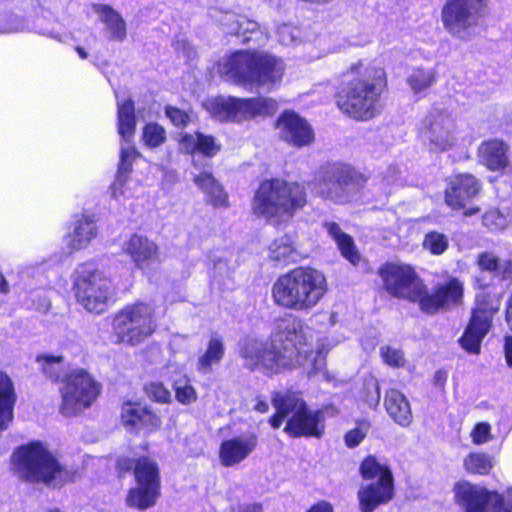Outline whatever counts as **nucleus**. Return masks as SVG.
<instances>
[{
	"mask_svg": "<svg viewBox=\"0 0 512 512\" xmlns=\"http://www.w3.org/2000/svg\"><path fill=\"white\" fill-rule=\"evenodd\" d=\"M305 204L306 192L302 185L270 179L261 182L257 188L252 200V211L273 224H280L290 220Z\"/></svg>",
	"mask_w": 512,
	"mask_h": 512,
	"instance_id": "nucleus-4",
	"label": "nucleus"
},
{
	"mask_svg": "<svg viewBox=\"0 0 512 512\" xmlns=\"http://www.w3.org/2000/svg\"><path fill=\"white\" fill-rule=\"evenodd\" d=\"M13 457L19 472L28 481L58 486L72 477V474L62 467L41 443L20 447Z\"/></svg>",
	"mask_w": 512,
	"mask_h": 512,
	"instance_id": "nucleus-8",
	"label": "nucleus"
},
{
	"mask_svg": "<svg viewBox=\"0 0 512 512\" xmlns=\"http://www.w3.org/2000/svg\"><path fill=\"white\" fill-rule=\"evenodd\" d=\"M165 114L175 126H186L189 122L188 114L178 108L168 106Z\"/></svg>",
	"mask_w": 512,
	"mask_h": 512,
	"instance_id": "nucleus-58",
	"label": "nucleus"
},
{
	"mask_svg": "<svg viewBox=\"0 0 512 512\" xmlns=\"http://www.w3.org/2000/svg\"><path fill=\"white\" fill-rule=\"evenodd\" d=\"M423 247L434 255H440L447 250L448 239L439 232H429L425 235Z\"/></svg>",
	"mask_w": 512,
	"mask_h": 512,
	"instance_id": "nucleus-47",
	"label": "nucleus"
},
{
	"mask_svg": "<svg viewBox=\"0 0 512 512\" xmlns=\"http://www.w3.org/2000/svg\"><path fill=\"white\" fill-rule=\"evenodd\" d=\"M225 353L223 340L213 334L208 343L205 352L199 356L197 361V370L201 374H208L212 371L213 367L218 365Z\"/></svg>",
	"mask_w": 512,
	"mask_h": 512,
	"instance_id": "nucleus-35",
	"label": "nucleus"
},
{
	"mask_svg": "<svg viewBox=\"0 0 512 512\" xmlns=\"http://www.w3.org/2000/svg\"><path fill=\"white\" fill-rule=\"evenodd\" d=\"M463 464L468 473L487 475L494 466V460L486 453L475 452L468 454Z\"/></svg>",
	"mask_w": 512,
	"mask_h": 512,
	"instance_id": "nucleus-41",
	"label": "nucleus"
},
{
	"mask_svg": "<svg viewBox=\"0 0 512 512\" xmlns=\"http://www.w3.org/2000/svg\"><path fill=\"white\" fill-rule=\"evenodd\" d=\"M324 227L326 228L328 234L336 242L342 256L352 265H358L361 260V256L354 244L352 237L344 233L338 224L334 222H327L324 224Z\"/></svg>",
	"mask_w": 512,
	"mask_h": 512,
	"instance_id": "nucleus-34",
	"label": "nucleus"
},
{
	"mask_svg": "<svg viewBox=\"0 0 512 512\" xmlns=\"http://www.w3.org/2000/svg\"><path fill=\"white\" fill-rule=\"evenodd\" d=\"M153 316L154 306L150 302L142 301L126 305L118 314L120 320H140Z\"/></svg>",
	"mask_w": 512,
	"mask_h": 512,
	"instance_id": "nucleus-42",
	"label": "nucleus"
},
{
	"mask_svg": "<svg viewBox=\"0 0 512 512\" xmlns=\"http://www.w3.org/2000/svg\"><path fill=\"white\" fill-rule=\"evenodd\" d=\"M297 251L294 240L289 235H284L274 240L269 246V258L276 262L295 261Z\"/></svg>",
	"mask_w": 512,
	"mask_h": 512,
	"instance_id": "nucleus-39",
	"label": "nucleus"
},
{
	"mask_svg": "<svg viewBox=\"0 0 512 512\" xmlns=\"http://www.w3.org/2000/svg\"><path fill=\"white\" fill-rule=\"evenodd\" d=\"M147 393L151 398L161 403H167L171 398L169 390L160 382L151 383L147 388Z\"/></svg>",
	"mask_w": 512,
	"mask_h": 512,
	"instance_id": "nucleus-57",
	"label": "nucleus"
},
{
	"mask_svg": "<svg viewBox=\"0 0 512 512\" xmlns=\"http://www.w3.org/2000/svg\"><path fill=\"white\" fill-rule=\"evenodd\" d=\"M480 189L481 185L473 175H455L446 189V203L453 209H461L480 192Z\"/></svg>",
	"mask_w": 512,
	"mask_h": 512,
	"instance_id": "nucleus-22",
	"label": "nucleus"
},
{
	"mask_svg": "<svg viewBox=\"0 0 512 512\" xmlns=\"http://www.w3.org/2000/svg\"><path fill=\"white\" fill-rule=\"evenodd\" d=\"M142 139L145 145L151 148L158 147L166 140V131L156 123H148L143 129Z\"/></svg>",
	"mask_w": 512,
	"mask_h": 512,
	"instance_id": "nucleus-45",
	"label": "nucleus"
},
{
	"mask_svg": "<svg viewBox=\"0 0 512 512\" xmlns=\"http://www.w3.org/2000/svg\"><path fill=\"white\" fill-rule=\"evenodd\" d=\"M96 236L94 217L83 214L75 220L72 232L65 237V242L71 251H76L87 247Z\"/></svg>",
	"mask_w": 512,
	"mask_h": 512,
	"instance_id": "nucleus-29",
	"label": "nucleus"
},
{
	"mask_svg": "<svg viewBox=\"0 0 512 512\" xmlns=\"http://www.w3.org/2000/svg\"><path fill=\"white\" fill-rule=\"evenodd\" d=\"M36 362L40 364V369L46 378L53 382L63 380L65 374L62 356L39 355Z\"/></svg>",
	"mask_w": 512,
	"mask_h": 512,
	"instance_id": "nucleus-40",
	"label": "nucleus"
},
{
	"mask_svg": "<svg viewBox=\"0 0 512 512\" xmlns=\"http://www.w3.org/2000/svg\"><path fill=\"white\" fill-rule=\"evenodd\" d=\"M335 344L304 322H290L267 341L245 338L240 355L250 369L261 365L277 373L284 368L303 367L312 375L325 368L326 354Z\"/></svg>",
	"mask_w": 512,
	"mask_h": 512,
	"instance_id": "nucleus-1",
	"label": "nucleus"
},
{
	"mask_svg": "<svg viewBox=\"0 0 512 512\" xmlns=\"http://www.w3.org/2000/svg\"><path fill=\"white\" fill-rule=\"evenodd\" d=\"M384 406L395 423L402 427H408L411 424L413 419L411 406L402 392L393 388L386 391Z\"/></svg>",
	"mask_w": 512,
	"mask_h": 512,
	"instance_id": "nucleus-30",
	"label": "nucleus"
},
{
	"mask_svg": "<svg viewBox=\"0 0 512 512\" xmlns=\"http://www.w3.org/2000/svg\"><path fill=\"white\" fill-rule=\"evenodd\" d=\"M205 110L218 121L242 122L272 115L277 104L271 98H237L218 96L203 103Z\"/></svg>",
	"mask_w": 512,
	"mask_h": 512,
	"instance_id": "nucleus-10",
	"label": "nucleus"
},
{
	"mask_svg": "<svg viewBox=\"0 0 512 512\" xmlns=\"http://www.w3.org/2000/svg\"><path fill=\"white\" fill-rule=\"evenodd\" d=\"M94 11L106 25L110 37L122 41L126 37V23L121 15L107 5H94Z\"/></svg>",
	"mask_w": 512,
	"mask_h": 512,
	"instance_id": "nucleus-36",
	"label": "nucleus"
},
{
	"mask_svg": "<svg viewBox=\"0 0 512 512\" xmlns=\"http://www.w3.org/2000/svg\"><path fill=\"white\" fill-rule=\"evenodd\" d=\"M434 82V74L431 70L417 69L408 78V84L415 93H420L430 87Z\"/></svg>",
	"mask_w": 512,
	"mask_h": 512,
	"instance_id": "nucleus-44",
	"label": "nucleus"
},
{
	"mask_svg": "<svg viewBox=\"0 0 512 512\" xmlns=\"http://www.w3.org/2000/svg\"><path fill=\"white\" fill-rule=\"evenodd\" d=\"M206 196L207 202L216 208H227L229 205L228 195L223 186L218 183Z\"/></svg>",
	"mask_w": 512,
	"mask_h": 512,
	"instance_id": "nucleus-52",
	"label": "nucleus"
},
{
	"mask_svg": "<svg viewBox=\"0 0 512 512\" xmlns=\"http://www.w3.org/2000/svg\"><path fill=\"white\" fill-rule=\"evenodd\" d=\"M486 0H448L443 8L445 27L457 37L467 39L478 23Z\"/></svg>",
	"mask_w": 512,
	"mask_h": 512,
	"instance_id": "nucleus-15",
	"label": "nucleus"
},
{
	"mask_svg": "<svg viewBox=\"0 0 512 512\" xmlns=\"http://www.w3.org/2000/svg\"><path fill=\"white\" fill-rule=\"evenodd\" d=\"M332 506L327 502H320L311 507L307 512H332Z\"/></svg>",
	"mask_w": 512,
	"mask_h": 512,
	"instance_id": "nucleus-63",
	"label": "nucleus"
},
{
	"mask_svg": "<svg viewBox=\"0 0 512 512\" xmlns=\"http://www.w3.org/2000/svg\"><path fill=\"white\" fill-rule=\"evenodd\" d=\"M140 413H142L141 414L142 418L140 421L141 427H145L149 430H153L160 425V423H161L160 418L157 415H155L153 412L148 410L146 407H143V410L140 411Z\"/></svg>",
	"mask_w": 512,
	"mask_h": 512,
	"instance_id": "nucleus-60",
	"label": "nucleus"
},
{
	"mask_svg": "<svg viewBox=\"0 0 512 512\" xmlns=\"http://www.w3.org/2000/svg\"><path fill=\"white\" fill-rule=\"evenodd\" d=\"M364 434L359 429H354L349 431L345 435V442L346 445L349 447H355L360 444V442L363 440Z\"/></svg>",
	"mask_w": 512,
	"mask_h": 512,
	"instance_id": "nucleus-61",
	"label": "nucleus"
},
{
	"mask_svg": "<svg viewBox=\"0 0 512 512\" xmlns=\"http://www.w3.org/2000/svg\"><path fill=\"white\" fill-rule=\"evenodd\" d=\"M362 398L369 407H376L380 401V387L375 378H369L364 381Z\"/></svg>",
	"mask_w": 512,
	"mask_h": 512,
	"instance_id": "nucleus-50",
	"label": "nucleus"
},
{
	"mask_svg": "<svg viewBox=\"0 0 512 512\" xmlns=\"http://www.w3.org/2000/svg\"><path fill=\"white\" fill-rule=\"evenodd\" d=\"M378 274L386 292L394 297L418 301L424 285L414 268L402 262H387L379 268Z\"/></svg>",
	"mask_w": 512,
	"mask_h": 512,
	"instance_id": "nucleus-13",
	"label": "nucleus"
},
{
	"mask_svg": "<svg viewBox=\"0 0 512 512\" xmlns=\"http://www.w3.org/2000/svg\"><path fill=\"white\" fill-rule=\"evenodd\" d=\"M421 137L432 152H446L458 145L459 133L451 112L435 107L422 122Z\"/></svg>",
	"mask_w": 512,
	"mask_h": 512,
	"instance_id": "nucleus-12",
	"label": "nucleus"
},
{
	"mask_svg": "<svg viewBox=\"0 0 512 512\" xmlns=\"http://www.w3.org/2000/svg\"><path fill=\"white\" fill-rule=\"evenodd\" d=\"M122 250L135 267L145 273L151 270L153 264L160 261L158 245L146 236L132 235L123 243Z\"/></svg>",
	"mask_w": 512,
	"mask_h": 512,
	"instance_id": "nucleus-20",
	"label": "nucleus"
},
{
	"mask_svg": "<svg viewBox=\"0 0 512 512\" xmlns=\"http://www.w3.org/2000/svg\"><path fill=\"white\" fill-rule=\"evenodd\" d=\"M216 69L227 82L269 92L280 84L286 66L282 59L265 52L237 51L221 58Z\"/></svg>",
	"mask_w": 512,
	"mask_h": 512,
	"instance_id": "nucleus-3",
	"label": "nucleus"
},
{
	"mask_svg": "<svg viewBox=\"0 0 512 512\" xmlns=\"http://www.w3.org/2000/svg\"><path fill=\"white\" fill-rule=\"evenodd\" d=\"M511 221L509 214L498 209H491L483 215V224L490 230H502Z\"/></svg>",
	"mask_w": 512,
	"mask_h": 512,
	"instance_id": "nucleus-49",
	"label": "nucleus"
},
{
	"mask_svg": "<svg viewBox=\"0 0 512 512\" xmlns=\"http://www.w3.org/2000/svg\"><path fill=\"white\" fill-rule=\"evenodd\" d=\"M361 512H373L378 506L389 503L394 497V482L387 476L361 486L358 491Z\"/></svg>",
	"mask_w": 512,
	"mask_h": 512,
	"instance_id": "nucleus-21",
	"label": "nucleus"
},
{
	"mask_svg": "<svg viewBox=\"0 0 512 512\" xmlns=\"http://www.w3.org/2000/svg\"><path fill=\"white\" fill-rule=\"evenodd\" d=\"M474 286L480 291L476 294L475 307L470 320H491L499 310L502 292L488 291L492 283L487 282L484 277H476Z\"/></svg>",
	"mask_w": 512,
	"mask_h": 512,
	"instance_id": "nucleus-23",
	"label": "nucleus"
},
{
	"mask_svg": "<svg viewBox=\"0 0 512 512\" xmlns=\"http://www.w3.org/2000/svg\"><path fill=\"white\" fill-rule=\"evenodd\" d=\"M143 410V406L139 404H131L126 403L122 407L121 418L122 422L125 426L137 427L140 426V421L142 418V413L140 411Z\"/></svg>",
	"mask_w": 512,
	"mask_h": 512,
	"instance_id": "nucleus-51",
	"label": "nucleus"
},
{
	"mask_svg": "<svg viewBox=\"0 0 512 512\" xmlns=\"http://www.w3.org/2000/svg\"><path fill=\"white\" fill-rule=\"evenodd\" d=\"M117 468L120 472L133 471L137 486L128 490L125 502L130 508L146 511L156 505L161 490L158 463L147 456L139 458L119 457Z\"/></svg>",
	"mask_w": 512,
	"mask_h": 512,
	"instance_id": "nucleus-6",
	"label": "nucleus"
},
{
	"mask_svg": "<svg viewBox=\"0 0 512 512\" xmlns=\"http://www.w3.org/2000/svg\"><path fill=\"white\" fill-rule=\"evenodd\" d=\"M276 128L281 139L297 147L309 145L314 139L310 125L293 111H284L277 120Z\"/></svg>",
	"mask_w": 512,
	"mask_h": 512,
	"instance_id": "nucleus-19",
	"label": "nucleus"
},
{
	"mask_svg": "<svg viewBox=\"0 0 512 512\" xmlns=\"http://www.w3.org/2000/svg\"><path fill=\"white\" fill-rule=\"evenodd\" d=\"M381 356L384 362L390 366L400 367L404 365V355L399 349L391 346H383L380 349Z\"/></svg>",
	"mask_w": 512,
	"mask_h": 512,
	"instance_id": "nucleus-55",
	"label": "nucleus"
},
{
	"mask_svg": "<svg viewBox=\"0 0 512 512\" xmlns=\"http://www.w3.org/2000/svg\"><path fill=\"white\" fill-rule=\"evenodd\" d=\"M489 322H469L464 334L459 339L463 349L472 354H479L481 342L489 331Z\"/></svg>",
	"mask_w": 512,
	"mask_h": 512,
	"instance_id": "nucleus-38",
	"label": "nucleus"
},
{
	"mask_svg": "<svg viewBox=\"0 0 512 512\" xmlns=\"http://www.w3.org/2000/svg\"><path fill=\"white\" fill-rule=\"evenodd\" d=\"M454 492L456 502L465 512H512V500L470 482L456 483Z\"/></svg>",
	"mask_w": 512,
	"mask_h": 512,
	"instance_id": "nucleus-14",
	"label": "nucleus"
},
{
	"mask_svg": "<svg viewBox=\"0 0 512 512\" xmlns=\"http://www.w3.org/2000/svg\"><path fill=\"white\" fill-rule=\"evenodd\" d=\"M305 404V401L297 392H276L273 397V406L276 413L270 418L271 426L276 429L279 428L286 417L290 418L297 411H301Z\"/></svg>",
	"mask_w": 512,
	"mask_h": 512,
	"instance_id": "nucleus-28",
	"label": "nucleus"
},
{
	"mask_svg": "<svg viewBox=\"0 0 512 512\" xmlns=\"http://www.w3.org/2000/svg\"><path fill=\"white\" fill-rule=\"evenodd\" d=\"M490 425L487 423H478L471 432L473 442L476 444L486 443L490 437Z\"/></svg>",
	"mask_w": 512,
	"mask_h": 512,
	"instance_id": "nucleus-59",
	"label": "nucleus"
},
{
	"mask_svg": "<svg viewBox=\"0 0 512 512\" xmlns=\"http://www.w3.org/2000/svg\"><path fill=\"white\" fill-rule=\"evenodd\" d=\"M138 153L134 146L130 145V141L121 147V157L119 171L129 173L131 170L132 162L137 157Z\"/></svg>",
	"mask_w": 512,
	"mask_h": 512,
	"instance_id": "nucleus-56",
	"label": "nucleus"
},
{
	"mask_svg": "<svg viewBox=\"0 0 512 512\" xmlns=\"http://www.w3.org/2000/svg\"><path fill=\"white\" fill-rule=\"evenodd\" d=\"M326 292V278L310 267H298L280 276L272 287L279 306L295 311L312 309Z\"/></svg>",
	"mask_w": 512,
	"mask_h": 512,
	"instance_id": "nucleus-5",
	"label": "nucleus"
},
{
	"mask_svg": "<svg viewBox=\"0 0 512 512\" xmlns=\"http://www.w3.org/2000/svg\"><path fill=\"white\" fill-rule=\"evenodd\" d=\"M71 277L72 291L80 306L96 315L107 310L112 296V282L95 263L80 264Z\"/></svg>",
	"mask_w": 512,
	"mask_h": 512,
	"instance_id": "nucleus-7",
	"label": "nucleus"
},
{
	"mask_svg": "<svg viewBox=\"0 0 512 512\" xmlns=\"http://www.w3.org/2000/svg\"><path fill=\"white\" fill-rule=\"evenodd\" d=\"M239 512H262V506L260 504L246 505L240 508Z\"/></svg>",
	"mask_w": 512,
	"mask_h": 512,
	"instance_id": "nucleus-64",
	"label": "nucleus"
},
{
	"mask_svg": "<svg viewBox=\"0 0 512 512\" xmlns=\"http://www.w3.org/2000/svg\"><path fill=\"white\" fill-rule=\"evenodd\" d=\"M117 339L115 342H125L137 345L153 332L145 322H117L113 327Z\"/></svg>",
	"mask_w": 512,
	"mask_h": 512,
	"instance_id": "nucleus-33",
	"label": "nucleus"
},
{
	"mask_svg": "<svg viewBox=\"0 0 512 512\" xmlns=\"http://www.w3.org/2000/svg\"><path fill=\"white\" fill-rule=\"evenodd\" d=\"M193 182L205 195L219 183L209 171H201L194 174Z\"/></svg>",
	"mask_w": 512,
	"mask_h": 512,
	"instance_id": "nucleus-54",
	"label": "nucleus"
},
{
	"mask_svg": "<svg viewBox=\"0 0 512 512\" xmlns=\"http://www.w3.org/2000/svg\"><path fill=\"white\" fill-rule=\"evenodd\" d=\"M277 37L283 45H292L300 37V30L290 24H283L277 29Z\"/></svg>",
	"mask_w": 512,
	"mask_h": 512,
	"instance_id": "nucleus-53",
	"label": "nucleus"
},
{
	"mask_svg": "<svg viewBox=\"0 0 512 512\" xmlns=\"http://www.w3.org/2000/svg\"><path fill=\"white\" fill-rule=\"evenodd\" d=\"M476 264L479 270L483 272L494 273L500 278L501 282H506V286L512 282V260H500L492 251H484L477 255Z\"/></svg>",
	"mask_w": 512,
	"mask_h": 512,
	"instance_id": "nucleus-31",
	"label": "nucleus"
},
{
	"mask_svg": "<svg viewBox=\"0 0 512 512\" xmlns=\"http://www.w3.org/2000/svg\"><path fill=\"white\" fill-rule=\"evenodd\" d=\"M360 472L364 479L382 480V477L387 476L389 480H393L390 469L381 464L374 456H368L360 466Z\"/></svg>",
	"mask_w": 512,
	"mask_h": 512,
	"instance_id": "nucleus-43",
	"label": "nucleus"
},
{
	"mask_svg": "<svg viewBox=\"0 0 512 512\" xmlns=\"http://www.w3.org/2000/svg\"><path fill=\"white\" fill-rule=\"evenodd\" d=\"M16 393L11 378L0 371V431L7 429L13 418Z\"/></svg>",
	"mask_w": 512,
	"mask_h": 512,
	"instance_id": "nucleus-32",
	"label": "nucleus"
},
{
	"mask_svg": "<svg viewBox=\"0 0 512 512\" xmlns=\"http://www.w3.org/2000/svg\"><path fill=\"white\" fill-rule=\"evenodd\" d=\"M258 436L252 431L224 440L219 448V460L225 467L238 465L257 448Z\"/></svg>",
	"mask_w": 512,
	"mask_h": 512,
	"instance_id": "nucleus-18",
	"label": "nucleus"
},
{
	"mask_svg": "<svg viewBox=\"0 0 512 512\" xmlns=\"http://www.w3.org/2000/svg\"><path fill=\"white\" fill-rule=\"evenodd\" d=\"M463 298V283L455 277H450L446 282L440 283L431 292L423 289L418 298L421 310L434 313L440 309H448L461 303Z\"/></svg>",
	"mask_w": 512,
	"mask_h": 512,
	"instance_id": "nucleus-17",
	"label": "nucleus"
},
{
	"mask_svg": "<svg viewBox=\"0 0 512 512\" xmlns=\"http://www.w3.org/2000/svg\"><path fill=\"white\" fill-rule=\"evenodd\" d=\"M211 16L223 31L242 37L243 42L252 40L253 35L258 33V23L243 15L231 11L215 10Z\"/></svg>",
	"mask_w": 512,
	"mask_h": 512,
	"instance_id": "nucleus-24",
	"label": "nucleus"
},
{
	"mask_svg": "<svg viewBox=\"0 0 512 512\" xmlns=\"http://www.w3.org/2000/svg\"><path fill=\"white\" fill-rule=\"evenodd\" d=\"M179 150L186 154L200 153L206 157H213L220 150V144L211 136L200 132L180 134Z\"/></svg>",
	"mask_w": 512,
	"mask_h": 512,
	"instance_id": "nucleus-27",
	"label": "nucleus"
},
{
	"mask_svg": "<svg viewBox=\"0 0 512 512\" xmlns=\"http://www.w3.org/2000/svg\"><path fill=\"white\" fill-rule=\"evenodd\" d=\"M352 77L338 94L337 106L356 120H369L380 114L381 96L387 86L385 70L372 62L359 60L349 67Z\"/></svg>",
	"mask_w": 512,
	"mask_h": 512,
	"instance_id": "nucleus-2",
	"label": "nucleus"
},
{
	"mask_svg": "<svg viewBox=\"0 0 512 512\" xmlns=\"http://www.w3.org/2000/svg\"><path fill=\"white\" fill-rule=\"evenodd\" d=\"M133 181L129 179L128 173L118 171L117 177L111 185V194L116 200L130 198L133 196L131 189Z\"/></svg>",
	"mask_w": 512,
	"mask_h": 512,
	"instance_id": "nucleus-46",
	"label": "nucleus"
},
{
	"mask_svg": "<svg viewBox=\"0 0 512 512\" xmlns=\"http://www.w3.org/2000/svg\"><path fill=\"white\" fill-rule=\"evenodd\" d=\"M118 133L125 141H131L135 133L136 118L134 103L131 99L120 100L117 97Z\"/></svg>",
	"mask_w": 512,
	"mask_h": 512,
	"instance_id": "nucleus-37",
	"label": "nucleus"
},
{
	"mask_svg": "<svg viewBox=\"0 0 512 512\" xmlns=\"http://www.w3.org/2000/svg\"><path fill=\"white\" fill-rule=\"evenodd\" d=\"M463 298V283L455 277H450L446 282L440 283L431 292L423 289L418 298L421 310L434 313L440 309H448L461 303Z\"/></svg>",
	"mask_w": 512,
	"mask_h": 512,
	"instance_id": "nucleus-16",
	"label": "nucleus"
},
{
	"mask_svg": "<svg viewBox=\"0 0 512 512\" xmlns=\"http://www.w3.org/2000/svg\"><path fill=\"white\" fill-rule=\"evenodd\" d=\"M504 352L507 365L512 367V336H505L504 338Z\"/></svg>",
	"mask_w": 512,
	"mask_h": 512,
	"instance_id": "nucleus-62",
	"label": "nucleus"
},
{
	"mask_svg": "<svg viewBox=\"0 0 512 512\" xmlns=\"http://www.w3.org/2000/svg\"><path fill=\"white\" fill-rule=\"evenodd\" d=\"M479 162L493 172H505L509 167L508 146L501 140H487L478 148Z\"/></svg>",
	"mask_w": 512,
	"mask_h": 512,
	"instance_id": "nucleus-26",
	"label": "nucleus"
},
{
	"mask_svg": "<svg viewBox=\"0 0 512 512\" xmlns=\"http://www.w3.org/2000/svg\"><path fill=\"white\" fill-rule=\"evenodd\" d=\"M322 421V414L320 411H310L307 409L306 404L301 411H297L288 418L285 426V431L293 437L299 436H315L320 437L322 429L319 424Z\"/></svg>",
	"mask_w": 512,
	"mask_h": 512,
	"instance_id": "nucleus-25",
	"label": "nucleus"
},
{
	"mask_svg": "<svg viewBox=\"0 0 512 512\" xmlns=\"http://www.w3.org/2000/svg\"><path fill=\"white\" fill-rule=\"evenodd\" d=\"M101 388V384L85 369L77 368L65 373L59 389L60 413L66 417L81 413L97 399Z\"/></svg>",
	"mask_w": 512,
	"mask_h": 512,
	"instance_id": "nucleus-11",
	"label": "nucleus"
},
{
	"mask_svg": "<svg viewBox=\"0 0 512 512\" xmlns=\"http://www.w3.org/2000/svg\"><path fill=\"white\" fill-rule=\"evenodd\" d=\"M175 397L178 402L188 405L196 401L197 393L195 388L185 378L174 382Z\"/></svg>",
	"mask_w": 512,
	"mask_h": 512,
	"instance_id": "nucleus-48",
	"label": "nucleus"
},
{
	"mask_svg": "<svg viewBox=\"0 0 512 512\" xmlns=\"http://www.w3.org/2000/svg\"><path fill=\"white\" fill-rule=\"evenodd\" d=\"M365 176L348 165L333 163L321 167L313 182V191L335 203L349 201L364 187Z\"/></svg>",
	"mask_w": 512,
	"mask_h": 512,
	"instance_id": "nucleus-9",
	"label": "nucleus"
}]
</instances>
